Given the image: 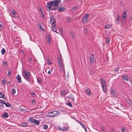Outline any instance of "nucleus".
<instances>
[{
  "instance_id": "obj_20",
  "label": "nucleus",
  "mask_w": 132,
  "mask_h": 132,
  "mask_svg": "<svg viewBox=\"0 0 132 132\" xmlns=\"http://www.w3.org/2000/svg\"><path fill=\"white\" fill-rule=\"evenodd\" d=\"M127 16V11H125L124 12L123 15L122 16L123 19H125L126 18Z\"/></svg>"
},
{
  "instance_id": "obj_30",
  "label": "nucleus",
  "mask_w": 132,
  "mask_h": 132,
  "mask_svg": "<svg viewBox=\"0 0 132 132\" xmlns=\"http://www.w3.org/2000/svg\"><path fill=\"white\" fill-rule=\"evenodd\" d=\"M52 71V69H51L50 70H48V69H46V71H45L46 72H47V71H48V74H50L51 72Z\"/></svg>"
},
{
  "instance_id": "obj_39",
  "label": "nucleus",
  "mask_w": 132,
  "mask_h": 132,
  "mask_svg": "<svg viewBox=\"0 0 132 132\" xmlns=\"http://www.w3.org/2000/svg\"><path fill=\"white\" fill-rule=\"evenodd\" d=\"M70 35H71V36H72V37H74V36H75V35H74V34H73L72 32H70Z\"/></svg>"
},
{
  "instance_id": "obj_43",
  "label": "nucleus",
  "mask_w": 132,
  "mask_h": 132,
  "mask_svg": "<svg viewBox=\"0 0 132 132\" xmlns=\"http://www.w3.org/2000/svg\"><path fill=\"white\" fill-rule=\"evenodd\" d=\"M46 41L48 43L50 42V38L48 37V38H47Z\"/></svg>"
},
{
  "instance_id": "obj_56",
  "label": "nucleus",
  "mask_w": 132,
  "mask_h": 132,
  "mask_svg": "<svg viewBox=\"0 0 132 132\" xmlns=\"http://www.w3.org/2000/svg\"><path fill=\"white\" fill-rule=\"evenodd\" d=\"M78 8V7H74V9H77Z\"/></svg>"
},
{
  "instance_id": "obj_48",
  "label": "nucleus",
  "mask_w": 132,
  "mask_h": 132,
  "mask_svg": "<svg viewBox=\"0 0 132 132\" xmlns=\"http://www.w3.org/2000/svg\"><path fill=\"white\" fill-rule=\"evenodd\" d=\"M38 81L39 83H40L42 82V80L41 79H38Z\"/></svg>"
},
{
  "instance_id": "obj_2",
  "label": "nucleus",
  "mask_w": 132,
  "mask_h": 132,
  "mask_svg": "<svg viewBox=\"0 0 132 132\" xmlns=\"http://www.w3.org/2000/svg\"><path fill=\"white\" fill-rule=\"evenodd\" d=\"M22 75L23 77L28 81H29L30 78V73L24 70H23L22 72Z\"/></svg>"
},
{
  "instance_id": "obj_32",
  "label": "nucleus",
  "mask_w": 132,
  "mask_h": 132,
  "mask_svg": "<svg viewBox=\"0 0 132 132\" xmlns=\"http://www.w3.org/2000/svg\"><path fill=\"white\" fill-rule=\"evenodd\" d=\"M4 95L2 93H0V97L4 98Z\"/></svg>"
},
{
  "instance_id": "obj_18",
  "label": "nucleus",
  "mask_w": 132,
  "mask_h": 132,
  "mask_svg": "<svg viewBox=\"0 0 132 132\" xmlns=\"http://www.w3.org/2000/svg\"><path fill=\"white\" fill-rule=\"evenodd\" d=\"M67 97L71 99L73 101H74V97L72 94H70Z\"/></svg>"
},
{
  "instance_id": "obj_54",
  "label": "nucleus",
  "mask_w": 132,
  "mask_h": 132,
  "mask_svg": "<svg viewBox=\"0 0 132 132\" xmlns=\"http://www.w3.org/2000/svg\"><path fill=\"white\" fill-rule=\"evenodd\" d=\"M132 20V16L130 18H129V20L130 21H131Z\"/></svg>"
},
{
  "instance_id": "obj_34",
  "label": "nucleus",
  "mask_w": 132,
  "mask_h": 132,
  "mask_svg": "<svg viewBox=\"0 0 132 132\" xmlns=\"http://www.w3.org/2000/svg\"><path fill=\"white\" fill-rule=\"evenodd\" d=\"M1 52L2 54H3L5 53V50L4 48L2 49L1 51Z\"/></svg>"
},
{
  "instance_id": "obj_63",
  "label": "nucleus",
  "mask_w": 132,
  "mask_h": 132,
  "mask_svg": "<svg viewBox=\"0 0 132 132\" xmlns=\"http://www.w3.org/2000/svg\"><path fill=\"white\" fill-rule=\"evenodd\" d=\"M67 1H68V0H66Z\"/></svg>"
},
{
  "instance_id": "obj_41",
  "label": "nucleus",
  "mask_w": 132,
  "mask_h": 132,
  "mask_svg": "<svg viewBox=\"0 0 132 132\" xmlns=\"http://www.w3.org/2000/svg\"><path fill=\"white\" fill-rule=\"evenodd\" d=\"M119 19H120V16L118 15H117V18L116 19V21H119Z\"/></svg>"
},
{
  "instance_id": "obj_4",
  "label": "nucleus",
  "mask_w": 132,
  "mask_h": 132,
  "mask_svg": "<svg viewBox=\"0 0 132 132\" xmlns=\"http://www.w3.org/2000/svg\"><path fill=\"white\" fill-rule=\"evenodd\" d=\"M60 112L56 111L53 110L48 113V116L50 117L57 116L59 115Z\"/></svg>"
},
{
  "instance_id": "obj_8",
  "label": "nucleus",
  "mask_w": 132,
  "mask_h": 132,
  "mask_svg": "<svg viewBox=\"0 0 132 132\" xmlns=\"http://www.w3.org/2000/svg\"><path fill=\"white\" fill-rule=\"evenodd\" d=\"M61 55L60 54L58 56L57 60H58V63L59 64L63 63L61 59Z\"/></svg>"
},
{
  "instance_id": "obj_7",
  "label": "nucleus",
  "mask_w": 132,
  "mask_h": 132,
  "mask_svg": "<svg viewBox=\"0 0 132 132\" xmlns=\"http://www.w3.org/2000/svg\"><path fill=\"white\" fill-rule=\"evenodd\" d=\"M50 21L51 25L55 24V19L54 17L52 16L50 17Z\"/></svg>"
},
{
  "instance_id": "obj_29",
  "label": "nucleus",
  "mask_w": 132,
  "mask_h": 132,
  "mask_svg": "<svg viewBox=\"0 0 132 132\" xmlns=\"http://www.w3.org/2000/svg\"><path fill=\"white\" fill-rule=\"evenodd\" d=\"M47 60L48 65H51L52 64V63L50 61V59L49 58H47Z\"/></svg>"
},
{
  "instance_id": "obj_12",
  "label": "nucleus",
  "mask_w": 132,
  "mask_h": 132,
  "mask_svg": "<svg viewBox=\"0 0 132 132\" xmlns=\"http://www.w3.org/2000/svg\"><path fill=\"white\" fill-rule=\"evenodd\" d=\"M94 55L91 54L90 55V62L91 63H92L94 62Z\"/></svg>"
},
{
  "instance_id": "obj_61",
  "label": "nucleus",
  "mask_w": 132,
  "mask_h": 132,
  "mask_svg": "<svg viewBox=\"0 0 132 132\" xmlns=\"http://www.w3.org/2000/svg\"><path fill=\"white\" fill-rule=\"evenodd\" d=\"M61 32H62V30L60 32H61Z\"/></svg>"
},
{
  "instance_id": "obj_19",
  "label": "nucleus",
  "mask_w": 132,
  "mask_h": 132,
  "mask_svg": "<svg viewBox=\"0 0 132 132\" xmlns=\"http://www.w3.org/2000/svg\"><path fill=\"white\" fill-rule=\"evenodd\" d=\"M58 10L60 12H61L65 11V9L63 7H59Z\"/></svg>"
},
{
  "instance_id": "obj_44",
  "label": "nucleus",
  "mask_w": 132,
  "mask_h": 132,
  "mask_svg": "<svg viewBox=\"0 0 132 132\" xmlns=\"http://www.w3.org/2000/svg\"><path fill=\"white\" fill-rule=\"evenodd\" d=\"M0 103L4 104L5 103V102L2 100H0Z\"/></svg>"
},
{
  "instance_id": "obj_51",
  "label": "nucleus",
  "mask_w": 132,
  "mask_h": 132,
  "mask_svg": "<svg viewBox=\"0 0 132 132\" xmlns=\"http://www.w3.org/2000/svg\"><path fill=\"white\" fill-rule=\"evenodd\" d=\"M85 33H87V28H85Z\"/></svg>"
},
{
  "instance_id": "obj_37",
  "label": "nucleus",
  "mask_w": 132,
  "mask_h": 132,
  "mask_svg": "<svg viewBox=\"0 0 132 132\" xmlns=\"http://www.w3.org/2000/svg\"><path fill=\"white\" fill-rule=\"evenodd\" d=\"M67 105L70 107H72V105L70 102H68Z\"/></svg>"
},
{
  "instance_id": "obj_35",
  "label": "nucleus",
  "mask_w": 132,
  "mask_h": 132,
  "mask_svg": "<svg viewBox=\"0 0 132 132\" xmlns=\"http://www.w3.org/2000/svg\"><path fill=\"white\" fill-rule=\"evenodd\" d=\"M35 119L31 118H30V120L31 122L34 123V121H35Z\"/></svg>"
},
{
  "instance_id": "obj_5",
  "label": "nucleus",
  "mask_w": 132,
  "mask_h": 132,
  "mask_svg": "<svg viewBox=\"0 0 132 132\" xmlns=\"http://www.w3.org/2000/svg\"><path fill=\"white\" fill-rule=\"evenodd\" d=\"M88 14H87L85 15L82 18V23H86L88 21Z\"/></svg>"
},
{
  "instance_id": "obj_14",
  "label": "nucleus",
  "mask_w": 132,
  "mask_h": 132,
  "mask_svg": "<svg viewBox=\"0 0 132 132\" xmlns=\"http://www.w3.org/2000/svg\"><path fill=\"white\" fill-rule=\"evenodd\" d=\"M11 13L12 14V16L13 17H17V14L15 12L14 10H11Z\"/></svg>"
},
{
  "instance_id": "obj_45",
  "label": "nucleus",
  "mask_w": 132,
  "mask_h": 132,
  "mask_svg": "<svg viewBox=\"0 0 132 132\" xmlns=\"http://www.w3.org/2000/svg\"><path fill=\"white\" fill-rule=\"evenodd\" d=\"M65 93V91L64 90H62L61 91V94L62 95H64Z\"/></svg>"
},
{
  "instance_id": "obj_42",
  "label": "nucleus",
  "mask_w": 132,
  "mask_h": 132,
  "mask_svg": "<svg viewBox=\"0 0 132 132\" xmlns=\"http://www.w3.org/2000/svg\"><path fill=\"white\" fill-rule=\"evenodd\" d=\"M125 128L123 127L121 129V132H125Z\"/></svg>"
},
{
  "instance_id": "obj_33",
  "label": "nucleus",
  "mask_w": 132,
  "mask_h": 132,
  "mask_svg": "<svg viewBox=\"0 0 132 132\" xmlns=\"http://www.w3.org/2000/svg\"><path fill=\"white\" fill-rule=\"evenodd\" d=\"M40 13L41 14V16L42 17L44 18V15L43 13V11L42 10L40 11Z\"/></svg>"
},
{
  "instance_id": "obj_46",
  "label": "nucleus",
  "mask_w": 132,
  "mask_h": 132,
  "mask_svg": "<svg viewBox=\"0 0 132 132\" xmlns=\"http://www.w3.org/2000/svg\"><path fill=\"white\" fill-rule=\"evenodd\" d=\"M100 129L103 131H104L105 130L104 128L102 126H101V127H100Z\"/></svg>"
},
{
  "instance_id": "obj_26",
  "label": "nucleus",
  "mask_w": 132,
  "mask_h": 132,
  "mask_svg": "<svg viewBox=\"0 0 132 132\" xmlns=\"http://www.w3.org/2000/svg\"><path fill=\"white\" fill-rule=\"evenodd\" d=\"M34 121V123L37 125H38L40 124L39 121L38 120H35Z\"/></svg>"
},
{
  "instance_id": "obj_60",
  "label": "nucleus",
  "mask_w": 132,
  "mask_h": 132,
  "mask_svg": "<svg viewBox=\"0 0 132 132\" xmlns=\"http://www.w3.org/2000/svg\"><path fill=\"white\" fill-rule=\"evenodd\" d=\"M41 9H41V8H39V9H40V10H41Z\"/></svg>"
},
{
  "instance_id": "obj_13",
  "label": "nucleus",
  "mask_w": 132,
  "mask_h": 132,
  "mask_svg": "<svg viewBox=\"0 0 132 132\" xmlns=\"http://www.w3.org/2000/svg\"><path fill=\"white\" fill-rule=\"evenodd\" d=\"M16 78L19 82L20 83L21 82V78L20 75H18L16 77Z\"/></svg>"
},
{
  "instance_id": "obj_9",
  "label": "nucleus",
  "mask_w": 132,
  "mask_h": 132,
  "mask_svg": "<svg viewBox=\"0 0 132 132\" xmlns=\"http://www.w3.org/2000/svg\"><path fill=\"white\" fill-rule=\"evenodd\" d=\"M51 29L53 31L57 33H58V32L56 31V27L55 24L51 25Z\"/></svg>"
},
{
  "instance_id": "obj_27",
  "label": "nucleus",
  "mask_w": 132,
  "mask_h": 132,
  "mask_svg": "<svg viewBox=\"0 0 132 132\" xmlns=\"http://www.w3.org/2000/svg\"><path fill=\"white\" fill-rule=\"evenodd\" d=\"M27 123L23 122L21 124V126L23 127H26L27 126Z\"/></svg>"
},
{
  "instance_id": "obj_40",
  "label": "nucleus",
  "mask_w": 132,
  "mask_h": 132,
  "mask_svg": "<svg viewBox=\"0 0 132 132\" xmlns=\"http://www.w3.org/2000/svg\"><path fill=\"white\" fill-rule=\"evenodd\" d=\"M2 82L3 84H5L6 83V81L5 79H4L3 80H2Z\"/></svg>"
},
{
  "instance_id": "obj_52",
  "label": "nucleus",
  "mask_w": 132,
  "mask_h": 132,
  "mask_svg": "<svg viewBox=\"0 0 132 132\" xmlns=\"http://www.w3.org/2000/svg\"><path fill=\"white\" fill-rule=\"evenodd\" d=\"M31 95H34L35 94V93H31Z\"/></svg>"
},
{
  "instance_id": "obj_31",
  "label": "nucleus",
  "mask_w": 132,
  "mask_h": 132,
  "mask_svg": "<svg viewBox=\"0 0 132 132\" xmlns=\"http://www.w3.org/2000/svg\"><path fill=\"white\" fill-rule=\"evenodd\" d=\"M15 89H12V94H15Z\"/></svg>"
},
{
  "instance_id": "obj_6",
  "label": "nucleus",
  "mask_w": 132,
  "mask_h": 132,
  "mask_svg": "<svg viewBox=\"0 0 132 132\" xmlns=\"http://www.w3.org/2000/svg\"><path fill=\"white\" fill-rule=\"evenodd\" d=\"M59 70L60 71L63 73L64 75L65 76V71L64 66L63 63H62L59 64Z\"/></svg>"
},
{
  "instance_id": "obj_11",
  "label": "nucleus",
  "mask_w": 132,
  "mask_h": 132,
  "mask_svg": "<svg viewBox=\"0 0 132 132\" xmlns=\"http://www.w3.org/2000/svg\"><path fill=\"white\" fill-rule=\"evenodd\" d=\"M9 114L7 112H5L2 114L1 116L3 118H7L9 117Z\"/></svg>"
},
{
  "instance_id": "obj_53",
  "label": "nucleus",
  "mask_w": 132,
  "mask_h": 132,
  "mask_svg": "<svg viewBox=\"0 0 132 132\" xmlns=\"http://www.w3.org/2000/svg\"><path fill=\"white\" fill-rule=\"evenodd\" d=\"M35 100H33L31 101V102L32 103H34L35 102Z\"/></svg>"
},
{
  "instance_id": "obj_62",
  "label": "nucleus",
  "mask_w": 132,
  "mask_h": 132,
  "mask_svg": "<svg viewBox=\"0 0 132 132\" xmlns=\"http://www.w3.org/2000/svg\"><path fill=\"white\" fill-rule=\"evenodd\" d=\"M112 130H114V129H112Z\"/></svg>"
},
{
  "instance_id": "obj_22",
  "label": "nucleus",
  "mask_w": 132,
  "mask_h": 132,
  "mask_svg": "<svg viewBox=\"0 0 132 132\" xmlns=\"http://www.w3.org/2000/svg\"><path fill=\"white\" fill-rule=\"evenodd\" d=\"M126 101L127 103L129 104L130 105L131 104L132 101L129 99L128 98L126 99Z\"/></svg>"
},
{
  "instance_id": "obj_28",
  "label": "nucleus",
  "mask_w": 132,
  "mask_h": 132,
  "mask_svg": "<svg viewBox=\"0 0 132 132\" xmlns=\"http://www.w3.org/2000/svg\"><path fill=\"white\" fill-rule=\"evenodd\" d=\"M19 110L20 111H26V110L23 108L21 106H20L19 108Z\"/></svg>"
},
{
  "instance_id": "obj_57",
  "label": "nucleus",
  "mask_w": 132,
  "mask_h": 132,
  "mask_svg": "<svg viewBox=\"0 0 132 132\" xmlns=\"http://www.w3.org/2000/svg\"><path fill=\"white\" fill-rule=\"evenodd\" d=\"M64 129H61V128H59V130H63Z\"/></svg>"
},
{
  "instance_id": "obj_24",
  "label": "nucleus",
  "mask_w": 132,
  "mask_h": 132,
  "mask_svg": "<svg viewBox=\"0 0 132 132\" xmlns=\"http://www.w3.org/2000/svg\"><path fill=\"white\" fill-rule=\"evenodd\" d=\"M111 93L112 95H113L114 96V93H115V92L114 90L112 88H111Z\"/></svg>"
},
{
  "instance_id": "obj_15",
  "label": "nucleus",
  "mask_w": 132,
  "mask_h": 132,
  "mask_svg": "<svg viewBox=\"0 0 132 132\" xmlns=\"http://www.w3.org/2000/svg\"><path fill=\"white\" fill-rule=\"evenodd\" d=\"M77 121L78 123L80 124L81 126H82L83 128L85 130L86 132H87L86 130V126L84 125L83 123L80 122L78 121Z\"/></svg>"
},
{
  "instance_id": "obj_59",
  "label": "nucleus",
  "mask_w": 132,
  "mask_h": 132,
  "mask_svg": "<svg viewBox=\"0 0 132 132\" xmlns=\"http://www.w3.org/2000/svg\"><path fill=\"white\" fill-rule=\"evenodd\" d=\"M3 105H1V107H3Z\"/></svg>"
},
{
  "instance_id": "obj_10",
  "label": "nucleus",
  "mask_w": 132,
  "mask_h": 132,
  "mask_svg": "<svg viewBox=\"0 0 132 132\" xmlns=\"http://www.w3.org/2000/svg\"><path fill=\"white\" fill-rule=\"evenodd\" d=\"M122 78L124 79L127 81H128L129 79V78L126 75H123L122 76Z\"/></svg>"
},
{
  "instance_id": "obj_17",
  "label": "nucleus",
  "mask_w": 132,
  "mask_h": 132,
  "mask_svg": "<svg viewBox=\"0 0 132 132\" xmlns=\"http://www.w3.org/2000/svg\"><path fill=\"white\" fill-rule=\"evenodd\" d=\"M65 19V21L66 22H69L72 21V19L69 17H67Z\"/></svg>"
},
{
  "instance_id": "obj_55",
  "label": "nucleus",
  "mask_w": 132,
  "mask_h": 132,
  "mask_svg": "<svg viewBox=\"0 0 132 132\" xmlns=\"http://www.w3.org/2000/svg\"><path fill=\"white\" fill-rule=\"evenodd\" d=\"M3 63L4 64H5V65H6L7 64L6 62L5 61H4L3 62Z\"/></svg>"
},
{
  "instance_id": "obj_49",
  "label": "nucleus",
  "mask_w": 132,
  "mask_h": 132,
  "mask_svg": "<svg viewBox=\"0 0 132 132\" xmlns=\"http://www.w3.org/2000/svg\"><path fill=\"white\" fill-rule=\"evenodd\" d=\"M119 68H116L115 69V72H117V71H119Z\"/></svg>"
},
{
  "instance_id": "obj_50",
  "label": "nucleus",
  "mask_w": 132,
  "mask_h": 132,
  "mask_svg": "<svg viewBox=\"0 0 132 132\" xmlns=\"http://www.w3.org/2000/svg\"><path fill=\"white\" fill-rule=\"evenodd\" d=\"M0 27H3V23L2 22H0Z\"/></svg>"
},
{
  "instance_id": "obj_23",
  "label": "nucleus",
  "mask_w": 132,
  "mask_h": 132,
  "mask_svg": "<svg viewBox=\"0 0 132 132\" xmlns=\"http://www.w3.org/2000/svg\"><path fill=\"white\" fill-rule=\"evenodd\" d=\"M111 26V24H106L105 27V28L106 29H108L109 28H110Z\"/></svg>"
},
{
  "instance_id": "obj_3",
  "label": "nucleus",
  "mask_w": 132,
  "mask_h": 132,
  "mask_svg": "<svg viewBox=\"0 0 132 132\" xmlns=\"http://www.w3.org/2000/svg\"><path fill=\"white\" fill-rule=\"evenodd\" d=\"M100 80L103 91L104 93H106L107 90V88L105 81L102 78H101Z\"/></svg>"
},
{
  "instance_id": "obj_21",
  "label": "nucleus",
  "mask_w": 132,
  "mask_h": 132,
  "mask_svg": "<svg viewBox=\"0 0 132 132\" xmlns=\"http://www.w3.org/2000/svg\"><path fill=\"white\" fill-rule=\"evenodd\" d=\"M7 71L8 72V73L7 75V76H11L10 74L11 73L12 71L10 69H7Z\"/></svg>"
},
{
  "instance_id": "obj_16",
  "label": "nucleus",
  "mask_w": 132,
  "mask_h": 132,
  "mask_svg": "<svg viewBox=\"0 0 132 132\" xmlns=\"http://www.w3.org/2000/svg\"><path fill=\"white\" fill-rule=\"evenodd\" d=\"M85 89V92L86 93H87V94L89 96H90L91 95V93L90 92V89L88 88H87L86 89Z\"/></svg>"
},
{
  "instance_id": "obj_25",
  "label": "nucleus",
  "mask_w": 132,
  "mask_h": 132,
  "mask_svg": "<svg viewBox=\"0 0 132 132\" xmlns=\"http://www.w3.org/2000/svg\"><path fill=\"white\" fill-rule=\"evenodd\" d=\"M4 104H5L6 106L7 107H10L11 106V105L8 102L6 103L5 102V103Z\"/></svg>"
},
{
  "instance_id": "obj_58",
  "label": "nucleus",
  "mask_w": 132,
  "mask_h": 132,
  "mask_svg": "<svg viewBox=\"0 0 132 132\" xmlns=\"http://www.w3.org/2000/svg\"><path fill=\"white\" fill-rule=\"evenodd\" d=\"M29 112V111L26 110V111H25L24 112Z\"/></svg>"
},
{
  "instance_id": "obj_47",
  "label": "nucleus",
  "mask_w": 132,
  "mask_h": 132,
  "mask_svg": "<svg viewBox=\"0 0 132 132\" xmlns=\"http://www.w3.org/2000/svg\"><path fill=\"white\" fill-rule=\"evenodd\" d=\"M44 129H46L48 128V126L46 125H44Z\"/></svg>"
},
{
  "instance_id": "obj_1",
  "label": "nucleus",
  "mask_w": 132,
  "mask_h": 132,
  "mask_svg": "<svg viewBox=\"0 0 132 132\" xmlns=\"http://www.w3.org/2000/svg\"><path fill=\"white\" fill-rule=\"evenodd\" d=\"M61 1L60 0H54L48 2L46 6V9L48 11L52 10H55L57 9L58 5Z\"/></svg>"
},
{
  "instance_id": "obj_36",
  "label": "nucleus",
  "mask_w": 132,
  "mask_h": 132,
  "mask_svg": "<svg viewBox=\"0 0 132 132\" xmlns=\"http://www.w3.org/2000/svg\"><path fill=\"white\" fill-rule=\"evenodd\" d=\"M110 39L109 38H106V42L107 43H108L110 41Z\"/></svg>"
},
{
  "instance_id": "obj_38",
  "label": "nucleus",
  "mask_w": 132,
  "mask_h": 132,
  "mask_svg": "<svg viewBox=\"0 0 132 132\" xmlns=\"http://www.w3.org/2000/svg\"><path fill=\"white\" fill-rule=\"evenodd\" d=\"M39 29L40 30L43 31L44 30V29L43 27H42L40 25H39Z\"/></svg>"
}]
</instances>
